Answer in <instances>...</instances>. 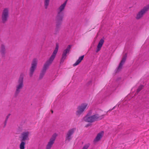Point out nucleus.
Masks as SVG:
<instances>
[{
  "instance_id": "obj_1",
  "label": "nucleus",
  "mask_w": 149,
  "mask_h": 149,
  "mask_svg": "<svg viewBox=\"0 0 149 149\" xmlns=\"http://www.w3.org/2000/svg\"><path fill=\"white\" fill-rule=\"evenodd\" d=\"M58 47L59 46L57 44H56L55 49L54 51L52 54L49 58V59L46 62L44 65L42 72V73L40 74V76L42 74V75H43L45 72L46 70L48 68L49 65L52 63L57 52Z\"/></svg>"
},
{
  "instance_id": "obj_2",
  "label": "nucleus",
  "mask_w": 149,
  "mask_h": 149,
  "mask_svg": "<svg viewBox=\"0 0 149 149\" xmlns=\"http://www.w3.org/2000/svg\"><path fill=\"white\" fill-rule=\"evenodd\" d=\"M101 118H102L100 117L97 114L91 116H89V113H88L84 118V120L86 122H92L97 120L100 119Z\"/></svg>"
},
{
  "instance_id": "obj_3",
  "label": "nucleus",
  "mask_w": 149,
  "mask_h": 149,
  "mask_svg": "<svg viewBox=\"0 0 149 149\" xmlns=\"http://www.w3.org/2000/svg\"><path fill=\"white\" fill-rule=\"evenodd\" d=\"M88 107V104L86 103L82 104L80 106L78 107V110L76 113V115H80L84 111L85 109Z\"/></svg>"
},
{
  "instance_id": "obj_4",
  "label": "nucleus",
  "mask_w": 149,
  "mask_h": 149,
  "mask_svg": "<svg viewBox=\"0 0 149 149\" xmlns=\"http://www.w3.org/2000/svg\"><path fill=\"white\" fill-rule=\"evenodd\" d=\"M9 10L8 8H6L3 9L2 13L1 18L3 23L6 22L9 17Z\"/></svg>"
},
{
  "instance_id": "obj_5",
  "label": "nucleus",
  "mask_w": 149,
  "mask_h": 149,
  "mask_svg": "<svg viewBox=\"0 0 149 149\" xmlns=\"http://www.w3.org/2000/svg\"><path fill=\"white\" fill-rule=\"evenodd\" d=\"M67 1H66L63 4L61 5L57 10L58 15L57 18L59 19L60 18L61 19L63 17V14L61 13V12L64 10L67 3Z\"/></svg>"
},
{
  "instance_id": "obj_6",
  "label": "nucleus",
  "mask_w": 149,
  "mask_h": 149,
  "mask_svg": "<svg viewBox=\"0 0 149 149\" xmlns=\"http://www.w3.org/2000/svg\"><path fill=\"white\" fill-rule=\"evenodd\" d=\"M23 86V75H21L19 78L17 84L16 86V92L17 93H18L19 92L20 89L22 88Z\"/></svg>"
},
{
  "instance_id": "obj_7",
  "label": "nucleus",
  "mask_w": 149,
  "mask_h": 149,
  "mask_svg": "<svg viewBox=\"0 0 149 149\" xmlns=\"http://www.w3.org/2000/svg\"><path fill=\"white\" fill-rule=\"evenodd\" d=\"M149 9V5L147 6L144 7L137 14L136 16V18L137 19H139L141 18L143 15Z\"/></svg>"
},
{
  "instance_id": "obj_8",
  "label": "nucleus",
  "mask_w": 149,
  "mask_h": 149,
  "mask_svg": "<svg viewBox=\"0 0 149 149\" xmlns=\"http://www.w3.org/2000/svg\"><path fill=\"white\" fill-rule=\"evenodd\" d=\"M38 61L36 59H34L32 62L31 64V66L30 69V75L31 76L36 68L37 64V62Z\"/></svg>"
},
{
  "instance_id": "obj_9",
  "label": "nucleus",
  "mask_w": 149,
  "mask_h": 149,
  "mask_svg": "<svg viewBox=\"0 0 149 149\" xmlns=\"http://www.w3.org/2000/svg\"><path fill=\"white\" fill-rule=\"evenodd\" d=\"M57 134L56 133L54 134L50 139V141L48 142L46 147V149H50L52 146L53 144L54 141L56 139Z\"/></svg>"
},
{
  "instance_id": "obj_10",
  "label": "nucleus",
  "mask_w": 149,
  "mask_h": 149,
  "mask_svg": "<svg viewBox=\"0 0 149 149\" xmlns=\"http://www.w3.org/2000/svg\"><path fill=\"white\" fill-rule=\"evenodd\" d=\"M29 134V133L28 131L23 132L21 135V141H24L26 140H28L29 139L28 138Z\"/></svg>"
},
{
  "instance_id": "obj_11",
  "label": "nucleus",
  "mask_w": 149,
  "mask_h": 149,
  "mask_svg": "<svg viewBox=\"0 0 149 149\" xmlns=\"http://www.w3.org/2000/svg\"><path fill=\"white\" fill-rule=\"evenodd\" d=\"M104 133V132L102 131L98 133L95 138L94 141L95 142H97L99 141L103 136Z\"/></svg>"
},
{
  "instance_id": "obj_12",
  "label": "nucleus",
  "mask_w": 149,
  "mask_h": 149,
  "mask_svg": "<svg viewBox=\"0 0 149 149\" xmlns=\"http://www.w3.org/2000/svg\"><path fill=\"white\" fill-rule=\"evenodd\" d=\"M104 42V40L103 39H101L100 40L97 46V49L96 51L97 52L100 50Z\"/></svg>"
},
{
  "instance_id": "obj_13",
  "label": "nucleus",
  "mask_w": 149,
  "mask_h": 149,
  "mask_svg": "<svg viewBox=\"0 0 149 149\" xmlns=\"http://www.w3.org/2000/svg\"><path fill=\"white\" fill-rule=\"evenodd\" d=\"M74 131V129H71L69 131L66 136V139L67 140H69L70 139V136L73 133Z\"/></svg>"
},
{
  "instance_id": "obj_14",
  "label": "nucleus",
  "mask_w": 149,
  "mask_h": 149,
  "mask_svg": "<svg viewBox=\"0 0 149 149\" xmlns=\"http://www.w3.org/2000/svg\"><path fill=\"white\" fill-rule=\"evenodd\" d=\"M84 57V55L82 56L79 58L76 62L73 65L74 66H76L79 65L81 61L83 60Z\"/></svg>"
},
{
  "instance_id": "obj_15",
  "label": "nucleus",
  "mask_w": 149,
  "mask_h": 149,
  "mask_svg": "<svg viewBox=\"0 0 149 149\" xmlns=\"http://www.w3.org/2000/svg\"><path fill=\"white\" fill-rule=\"evenodd\" d=\"M127 57V54H125V56L124 57V58H123L122 60L121 61L118 67V69H120L122 67L123 65V64L125 62V60L126 59V58Z\"/></svg>"
},
{
  "instance_id": "obj_16",
  "label": "nucleus",
  "mask_w": 149,
  "mask_h": 149,
  "mask_svg": "<svg viewBox=\"0 0 149 149\" xmlns=\"http://www.w3.org/2000/svg\"><path fill=\"white\" fill-rule=\"evenodd\" d=\"M71 47V45H69L68 46L67 48L66 49L64 50L63 55H66V54L69 52Z\"/></svg>"
},
{
  "instance_id": "obj_17",
  "label": "nucleus",
  "mask_w": 149,
  "mask_h": 149,
  "mask_svg": "<svg viewBox=\"0 0 149 149\" xmlns=\"http://www.w3.org/2000/svg\"><path fill=\"white\" fill-rule=\"evenodd\" d=\"M71 47V45H69L68 46L67 48L66 49L64 50L63 55H66V54L69 52Z\"/></svg>"
},
{
  "instance_id": "obj_18",
  "label": "nucleus",
  "mask_w": 149,
  "mask_h": 149,
  "mask_svg": "<svg viewBox=\"0 0 149 149\" xmlns=\"http://www.w3.org/2000/svg\"><path fill=\"white\" fill-rule=\"evenodd\" d=\"M25 144V142H22L20 145V149H24L25 147L24 146Z\"/></svg>"
},
{
  "instance_id": "obj_19",
  "label": "nucleus",
  "mask_w": 149,
  "mask_h": 149,
  "mask_svg": "<svg viewBox=\"0 0 149 149\" xmlns=\"http://www.w3.org/2000/svg\"><path fill=\"white\" fill-rule=\"evenodd\" d=\"M49 0H45V5L46 8H47L49 5Z\"/></svg>"
},
{
  "instance_id": "obj_20",
  "label": "nucleus",
  "mask_w": 149,
  "mask_h": 149,
  "mask_svg": "<svg viewBox=\"0 0 149 149\" xmlns=\"http://www.w3.org/2000/svg\"><path fill=\"white\" fill-rule=\"evenodd\" d=\"M5 47L3 45H2L1 46V52L2 54H3L4 51Z\"/></svg>"
},
{
  "instance_id": "obj_21",
  "label": "nucleus",
  "mask_w": 149,
  "mask_h": 149,
  "mask_svg": "<svg viewBox=\"0 0 149 149\" xmlns=\"http://www.w3.org/2000/svg\"><path fill=\"white\" fill-rule=\"evenodd\" d=\"M143 87V86L142 85H141L140 86L138 89H137V91L139 92L140 91L142 88Z\"/></svg>"
},
{
  "instance_id": "obj_22",
  "label": "nucleus",
  "mask_w": 149,
  "mask_h": 149,
  "mask_svg": "<svg viewBox=\"0 0 149 149\" xmlns=\"http://www.w3.org/2000/svg\"><path fill=\"white\" fill-rule=\"evenodd\" d=\"M66 57V55H62V56L61 59L62 61H63L65 59Z\"/></svg>"
},
{
  "instance_id": "obj_23",
  "label": "nucleus",
  "mask_w": 149,
  "mask_h": 149,
  "mask_svg": "<svg viewBox=\"0 0 149 149\" xmlns=\"http://www.w3.org/2000/svg\"><path fill=\"white\" fill-rule=\"evenodd\" d=\"M89 146V145L88 144H86L84 146L82 149H87Z\"/></svg>"
},
{
  "instance_id": "obj_24",
  "label": "nucleus",
  "mask_w": 149,
  "mask_h": 149,
  "mask_svg": "<svg viewBox=\"0 0 149 149\" xmlns=\"http://www.w3.org/2000/svg\"><path fill=\"white\" fill-rule=\"evenodd\" d=\"M53 111H52V113H53Z\"/></svg>"
}]
</instances>
